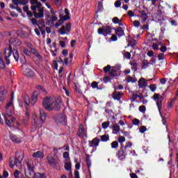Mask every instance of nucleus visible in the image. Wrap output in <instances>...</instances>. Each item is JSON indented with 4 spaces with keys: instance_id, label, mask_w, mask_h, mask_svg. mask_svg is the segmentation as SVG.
Masks as SVG:
<instances>
[{
    "instance_id": "obj_1",
    "label": "nucleus",
    "mask_w": 178,
    "mask_h": 178,
    "mask_svg": "<svg viewBox=\"0 0 178 178\" xmlns=\"http://www.w3.org/2000/svg\"><path fill=\"white\" fill-rule=\"evenodd\" d=\"M10 42V47L8 49H6L4 51V54L6 56L4 57V59L6 62V65L10 64V60H9V57L10 55H13L14 59L16 62H19V51L16 48H12V47H20L22 45V41H20L19 39H15L11 38L9 40Z\"/></svg>"
},
{
    "instance_id": "obj_2",
    "label": "nucleus",
    "mask_w": 178,
    "mask_h": 178,
    "mask_svg": "<svg viewBox=\"0 0 178 178\" xmlns=\"http://www.w3.org/2000/svg\"><path fill=\"white\" fill-rule=\"evenodd\" d=\"M42 105L46 111H59L62 106V102L55 97H46L43 99Z\"/></svg>"
},
{
    "instance_id": "obj_3",
    "label": "nucleus",
    "mask_w": 178,
    "mask_h": 178,
    "mask_svg": "<svg viewBox=\"0 0 178 178\" xmlns=\"http://www.w3.org/2000/svg\"><path fill=\"white\" fill-rule=\"evenodd\" d=\"M40 120H38L37 115H33V122H32V127H31V131L34 133L37 130V129H41L42 127V124L45 123V119L47 118V115H45V112L42 108H40Z\"/></svg>"
},
{
    "instance_id": "obj_4",
    "label": "nucleus",
    "mask_w": 178,
    "mask_h": 178,
    "mask_svg": "<svg viewBox=\"0 0 178 178\" xmlns=\"http://www.w3.org/2000/svg\"><path fill=\"white\" fill-rule=\"evenodd\" d=\"M31 9L33 12V16L36 19H42L44 17V7L42 4L38 2V0H31Z\"/></svg>"
},
{
    "instance_id": "obj_5",
    "label": "nucleus",
    "mask_w": 178,
    "mask_h": 178,
    "mask_svg": "<svg viewBox=\"0 0 178 178\" xmlns=\"http://www.w3.org/2000/svg\"><path fill=\"white\" fill-rule=\"evenodd\" d=\"M23 161V156L17 155L15 157H12L10 160L9 166L13 168L17 166V168H22V162Z\"/></svg>"
},
{
    "instance_id": "obj_6",
    "label": "nucleus",
    "mask_w": 178,
    "mask_h": 178,
    "mask_svg": "<svg viewBox=\"0 0 178 178\" xmlns=\"http://www.w3.org/2000/svg\"><path fill=\"white\" fill-rule=\"evenodd\" d=\"M70 31H72V24L70 22L67 23L65 25H63L58 30V33L60 35H69Z\"/></svg>"
},
{
    "instance_id": "obj_7",
    "label": "nucleus",
    "mask_w": 178,
    "mask_h": 178,
    "mask_svg": "<svg viewBox=\"0 0 178 178\" xmlns=\"http://www.w3.org/2000/svg\"><path fill=\"white\" fill-rule=\"evenodd\" d=\"M129 148H126L123 146H121L120 149L118 151L117 154V156L120 161H123L126 159V156L129 154Z\"/></svg>"
},
{
    "instance_id": "obj_8",
    "label": "nucleus",
    "mask_w": 178,
    "mask_h": 178,
    "mask_svg": "<svg viewBox=\"0 0 178 178\" xmlns=\"http://www.w3.org/2000/svg\"><path fill=\"white\" fill-rule=\"evenodd\" d=\"M54 119L57 124H66V122H67V118L63 113L56 115Z\"/></svg>"
},
{
    "instance_id": "obj_9",
    "label": "nucleus",
    "mask_w": 178,
    "mask_h": 178,
    "mask_svg": "<svg viewBox=\"0 0 178 178\" xmlns=\"http://www.w3.org/2000/svg\"><path fill=\"white\" fill-rule=\"evenodd\" d=\"M98 34L104 35V37H106V35H111V33H112V29L109 26H103L102 28H100L98 29L97 31Z\"/></svg>"
},
{
    "instance_id": "obj_10",
    "label": "nucleus",
    "mask_w": 178,
    "mask_h": 178,
    "mask_svg": "<svg viewBox=\"0 0 178 178\" xmlns=\"http://www.w3.org/2000/svg\"><path fill=\"white\" fill-rule=\"evenodd\" d=\"M22 70L24 76H26L27 77H33L35 73L33 72V70L27 68V65L24 64Z\"/></svg>"
},
{
    "instance_id": "obj_11",
    "label": "nucleus",
    "mask_w": 178,
    "mask_h": 178,
    "mask_svg": "<svg viewBox=\"0 0 178 178\" xmlns=\"http://www.w3.org/2000/svg\"><path fill=\"white\" fill-rule=\"evenodd\" d=\"M70 19V16H64L60 15V19L55 24V29H58V27H60V26L66 22V20H69Z\"/></svg>"
},
{
    "instance_id": "obj_12",
    "label": "nucleus",
    "mask_w": 178,
    "mask_h": 178,
    "mask_svg": "<svg viewBox=\"0 0 178 178\" xmlns=\"http://www.w3.org/2000/svg\"><path fill=\"white\" fill-rule=\"evenodd\" d=\"M77 136L81 138H87V130H86L84 127L81 124L79 126V129L77 131Z\"/></svg>"
},
{
    "instance_id": "obj_13",
    "label": "nucleus",
    "mask_w": 178,
    "mask_h": 178,
    "mask_svg": "<svg viewBox=\"0 0 178 178\" xmlns=\"http://www.w3.org/2000/svg\"><path fill=\"white\" fill-rule=\"evenodd\" d=\"M47 162L53 168L58 166V161H56L55 158L53 157L52 154L47 155Z\"/></svg>"
},
{
    "instance_id": "obj_14",
    "label": "nucleus",
    "mask_w": 178,
    "mask_h": 178,
    "mask_svg": "<svg viewBox=\"0 0 178 178\" xmlns=\"http://www.w3.org/2000/svg\"><path fill=\"white\" fill-rule=\"evenodd\" d=\"M10 138L15 144H20V143H22V137L17 136L13 134H10Z\"/></svg>"
},
{
    "instance_id": "obj_15",
    "label": "nucleus",
    "mask_w": 178,
    "mask_h": 178,
    "mask_svg": "<svg viewBox=\"0 0 178 178\" xmlns=\"http://www.w3.org/2000/svg\"><path fill=\"white\" fill-rule=\"evenodd\" d=\"M115 88V91L113 92V95L112 97L113 98V99H115L116 101H120V99H122V92H118L116 91V90H118V88Z\"/></svg>"
},
{
    "instance_id": "obj_16",
    "label": "nucleus",
    "mask_w": 178,
    "mask_h": 178,
    "mask_svg": "<svg viewBox=\"0 0 178 178\" xmlns=\"http://www.w3.org/2000/svg\"><path fill=\"white\" fill-rule=\"evenodd\" d=\"M139 88H143L144 87H147L148 86V82L146 81L145 78H140L138 82Z\"/></svg>"
},
{
    "instance_id": "obj_17",
    "label": "nucleus",
    "mask_w": 178,
    "mask_h": 178,
    "mask_svg": "<svg viewBox=\"0 0 178 178\" xmlns=\"http://www.w3.org/2000/svg\"><path fill=\"white\" fill-rule=\"evenodd\" d=\"M33 158H35L37 159H42L44 158V152L38 151L35 152H33L32 154Z\"/></svg>"
},
{
    "instance_id": "obj_18",
    "label": "nucleus",
    "mask_w": 178,
    "mask_h": 178,
    "mask_svg": "<svg viewBox=\"0 0 178 178\" xmlns=\"http://www.w3.org/2000/svg\"><path fill=\"white\" fill-rule=\"evenodd\" d=\"M99 139L95 138L92 141L89 142V147L94 148V147H98L99 145Z\"/></svg>"
},
{
    "instance_id": "obj_19",
    "label": "nucleus",
    "mask_w": 178,
    "mask_h": 178,
    "mask_svg": "<svg viewBox=\"0 0 178 178\" xmlns=\"http://www.w3.org/2000/svg\"><path fill=\"white\" fill-rule=\"evenodd\" d=\"M13 99H15V92H13L11 95V99L8 102V104H7V105L5 107V109L7 113H8V109H9V108H10L11 106H13Z\"/></svg>"
},
{
    "instance_id": "obj_20",
    "label": "nucleus",
    "mask_w": 178,
    "mask_h": 178,
    "mask_svg": "<svg viewBox=\"0 0 178 178\" xmlns=\"http://www.w3.org/2000/svg\"><path fill=\"white\" fill-rule=\"evenodd\" d=\"M156 106L159 109V115L161 118H162L163 124L166 125V120L163 118V115H162V111H161V102H157Z\"/></svg>"
},
{
    "instance_id": "obj_21",
    "label": "nucleus",
    "mask_w": 178,
    "mask_h": 178,
    "mask_svg": "<svg viewBox=\"0 0 178 178\" xmlns=\"http://www.w3.org/2000/svg\"><path fill=\"white\" fill-rule=\"evenodd\" d=\"M139 13L140 15V17L143 20V23H145V22H147V20H148V15H147V13H145V10H140V11H139Z\"/></svg>"
},
{
    "instance_id": "obj_22",
    "label": "nucleus",
    "mask_w": 178,
    "mask_h": 178,
    "mask_svg": "<svg viewBox=\"0 0 178 178\" xmlns=\"http://www.w3.org/2000/svg\"><path fill=\"white\" fill-rule=\"evenodd\" d=\"M46 20L47 23H54L58 20V17L56 15H47Z\"/></svg>"
},
{
    "instance_id": "obj_23",
    "label": "nucleus",
    "mask_w": 178,
    "mask_h": 178,
    "mask_svg": "<svg viewBox=\"0 0 178 178\" xmlns=\"http://www.w3.org/2000/svg\"><path fill=\"white\" fill-rule=\"evenodd\" d=\"M37 101H38V94H37V92H34L32 94L31 105H35V102H37Z\"/></svg>"
},
{
    "instance_id": "obj_24",
    "label": "nucleus",
    "mask_w": 178,
    "mask_h": 178,
    "mask_svg": "<svg viewBox=\"0 0 178 178\" xmlns=\"http://www.w3.org/2000/svg\"><path fill=\"white\" fill-rule=\"evenodd\" d=\"M109 76L110 77H116L117 76H119V74H118V70L116 69V67H113L110 70Z\"/></svg>"
},
{
    "instance_id": "obj_25",
    "label": "nucleus",
    "mask_w": 178,
    "mask_h": 178,
    "mask_svg": "<svg viewBox=\"0 0 178 178\" xmlns=\"http://www.w3.org/2000/svg\"><path fill=\"white\" fill-rule=\"evenodd\" d=\"M115 33L118 37H122V36L124 35V31L123 30V29L122 27H118L115 30Z\"/></svg>"
},
{
    "instance_id": "obj_26",
    "label": "nucleus",
    "mask_w": 178,
    "mask_h": 178,
    "mask_svg": "<svg viewBox=\"0 0 178 178\" xmlns=\"http://www.w3.org/2000/svg\"><path fill=\"white\" fill-rule=\"evenodd\" d=\"M28 166V172L29 173L30 176H32V177H35V172H34V169L31 165L29 164H27Z\"/></svg>"
},
{
    "instance_id": "obj_27",
    "label": "nucleus",
    "mask_w": 178,
    "mask_h": 178,
    "mask_svg": "<svg viewBox=\"0 0 178 178\" xmlns=\"http://www.w3.org/2000/svg\"><path fill=\"white\" fill-rule=\"evenodd\" d=\"M125 81H127V83H136V81H137V78L127 76L125 79Z\"/></svg>"
},
{
    "instance_id": "obj_28",
    "label": "nucleus",
    "mask_w": 178,
    "mask_h": 178,
    "mask_svg": "<svg viewBox=\"0 0 178 178\" xmlns=\"http://www.w3.org/2000/svg\"><path fill=\"white\" fill-rule=\"evenodd\" d=\"M120 131V127L118 124L113 125V134H118Z\"/></svg>"
},
{
    "instance_id": "obj_29",
    "label": "nucleus",
    "mask_w": 178,
    "mask_h": 178,
    "mask_svg": "<svg viewBox=\"0 0 178 178\" xmlns=\"http://www.w3.org/2000/svg\"><path fill=\"white\" fill-rule=\"evenodd\" d=\"M150 65H151V63H148V60H144L142 62V69H147V68L149 67Z\"/></svg>"
},
{
    "instance_id": "obj_30",
    "label": "nucleus",
    "mask_w": 178,
    "mask_h": 178,
    "mask_svg": "<svg viewBox=\"0 0 178 178\" xmlns=\"http://www.w3.org/2000/svg\"><path fill=\"white\" fill-rule=\"evenodd\" d=\"M64 168L65 169V170H72V163L70 161H67L65 163Z\"/></svg>"
},
{
    "instance_id": "obj_31",
    "label": "nucleus",
    "mask_w": 178,
    "mask_h": 178,
    "mask_svg": "<svg viewBox=\"0 0 178 178\" xmlns=\"http://www.w3.org/2000/svg\"><path fill=\"white\" fill-rule=\"evenodd\" d=\"M152 99H154L156 104L158 102H161V104H162V99H159V94H154L152 97Z\"/></svg>"
},
{
    "instance_id": "obj_32",
    "label": "nucleus",
    "mask_w": 178,
    "mask_h": 178,
    "mask_svg": "<svg viewBox=\"0 0 178 178\" xmlns=\"http://www.w3.org/2000/svg\"><path fill=\"white\" fill-rule=\"evenodd\" d=\"M101 141L103 143H106V141H109V136L106 135L101 136Z\"/></svg>"
},
{
    "instance_id": "obj_33",
    "label": "nucleus",
    "mask_w": 178,
    "mask_h": 178,
    "mask_svg": "<svg viewBox=\"0 0 178 178\" xmlns=\"http://www.w3.org/2000/svg\"><path fill=\"white\" fill-rule=\"evenodd\" d=\"M24 101L26 106H29V105H30V97H29V95L24 96Z\"/></svg>"
},
{
    "instance_id": "obj_34",
    "label": "nucleus",
    "mask_w": 178,
    "mask_h": 178,
    "mask_svg": "<svg viewBox=\"0 0 178 178\" xmlns=\"http://www.w3.org/2000/svg\"><path fill=\"white\" fill-rule=\"evenodd\" d=\"M40 31H41L42 34H44V32H42V27L39 26V29H35V33L38 35H41Z\"/></svg>"
},
{
    "instance_id": "obj_35",
    "label": "nucleus",
    "mask_w": 178,
    "mask_h": 178,
    "mask_svg": "<svg viewBox=\"0 0 178 178\" xmlns=\"http://www.w3.org/2000/svg\"><path fill=\"white\" fill-rule=\"evenodd\" d=\"M109 124H111V123L109 122V121L107 122H104L102 124V129H104V130L108 129V127H109Z\"/></svg>"
},
{
    "instance_id": "obj_36",
    "label": "nucleus",
    "mask_w": 178,
    "mask_h": 178,
    "mask_svg": "<svg viewBox=\"0 0 178 178\" xmlns=\"http://www.w3.org/2000/svg\"><path fill=\"white\" fill-rule=\"evenodd\" d=\"M5 68V63L3 62V58H2V56L0 54V69Z\"/></svg>"
},
{
    "instance_id": "obj_37",
    "label": "nucleus",
    "mask_w": 178,
    "mask_h": 178,
    "mask_svg": "<svg viewBox=\"0 0 178 178\" xmlns=\"http://www.w3.org/2000/svg\"><path fill=\"white\" fill-rule=\"evenodd\" d=\"M149 90L152 92H155V91H156V85L155 84H151L149 86Z\"/></svg>"
},
{
    "instance_id": "obj_38",
    "label": "nucleus",
    "mask_w": 178,
    "mask_h": 178,
    "mask_svg": "<svg viewBox=\"0 0 178 178\" xmlns=\"http://www.w3.org/2000/svg\"><path fill=\"white\" fill-rule=\"evenodd\" d=\"M86 163H87L88 169L89 170V173L90 175H91V170H90V169H91V160L87 159Z\"/></svg>"
},
{
    "instance_id": "obj_39",
    "label": "nucleus",
    "mask_w": 178,
    "mask_h": 178,
    "mask_svg": "<svg viewBox=\"0 0 178 178\" xmlns=\"http://www.w3.org/2000/svg\"><path fill=\"white\" fill-rule=\"evenodd\" d=\"M34 177L35 178H47L44 174H41V173H36Z\"/></svg>"
},
{
    "instance_id": "obj_40",
    "label": "nucleus",
    "mask_w": 178,
    "mask_h": 178,
    "mask_svg": "<svg viewBox=\"0 0 178 178\" xmlns=\"http://www.w3.org/2000/svg\"><path fill=\"white\" fill-rule=\"evenodd\" d=\"M24 54L27 56H31V51L26 48H24Z\"/></svg>"
},
{
    "instance_id": "obj_41",
    "label": "nucleus",
    "mask_w": 178,
    "mask_h": 178,
    "mask_svg": "<svg viewBox=\"0 0 178 178\" xmlns=\"http://www.w3.org/2000/svg\"><path fill=\"white\" fill-rule=\"evenodd\" d=\"M30 22L33 24V26H38V20L35 18H31L30 19Z\"/></svg>"
},
{
    "instance_id": "obj_42",
    "label": "nucleus",
    "mask_w": 178,
    "mask_h": 178,
    "mask_svg": "<svg viewBox=\"0 0 178 178\" xmlns=\"http://www.w3.org/2000/svg\"><path fill=\"white\" fill-rule=\"evenodd\" d=\"M118 147H119V143H118V141H113L111 143V148H118Z\"/></svg>"
},
{
    "instance_id": "obj_43",
    "label": "nucleus",
    "mask_w": 178,
    "mask_h": 178,
    "mask_svg": "<svg viewBox=\"0 0 178 178\" xmlns=\"http://www.w3.org/2000/svg\"><path fill=\"white\" fill-rule=\"evenodd\" d=\"M38 26H44V24H45V22H44V19H40L39 20H38Z\"/></svg>"
},
{
    "instance_id": "obj_44",
    "label": "nucleus",
    "mask_w": 178,
    "mask_h": 178,
    "mask_svg": "<svg viewBox=\"0 0 178 178\" xmlns=\"http://www.w3.org/2000/svg\"><path fill=\"white\" fill-rule=\"evenodd\" d=\"M136 44L137 42L136 41V40L131 39L129 40V44L131 45V47H135Z\"/></svg>"
},
{
    "instance_id": "obj_45",
    "label": "nucleus",
    "mask_w": 178,
    "mask_h": 178,
    "mask_svg": "<svg viewBox=\"0 0 178 178\" xmlns=\"http://www.w3.org/2000/svg\"><path fill=\"white\" fill-rule=\"evenodd\" d=\"M124 59H128L129 60L131 58V54L129 52H126L124 54Z\"/></svg>"
},
{
    "instance_id": "obj_46",
    "label": "nucleus",
    "mask_w": 178,
    "mask_h": 178,
    "mask_svg": "<svg viewBox=\"0 0 178 178\" xmlns=\"http://www.w3.org/2000/svg\"><path fill=\"white\" fill-rule=\"evenodd\" d=\"M139 131L140 133L144 134L145 133V131H147V127L145 126H142L140 129H139Z\"/></svg>"
},
{
    "instance_id": "obj_47",
    "label": "nucleus",
    "mask_w": 178,
    "mask_h": 178,
    "mask_svg": "<svg viewBox=\"0 0 178 178\" xmlns=\"http://www.w3.org/2000/svg\"><path fill=\"white\" fill-rule=\"evenodd\" d=\"M132 124L134 125V126H138V124H140V120L138 119H134L132 120Z\"/></svg>"
},
{
    "instance_id": "obj_48",
    "label": "nucleus",
    "mask_w": 178,
    "mask_h": 178,
    "mask_svg": "<svg viewBox=\"0 0 178 178\" xmlns=\"http://www.w3.org/2000/svg\"><path fill=\"white\" fill-rule=\"evenodd\" d=\"M31 52H32V54H33V55H35V56H37V58H40V54H38V51H37V50H35V49H31Z\"/></svg>"
},
{
    "instance_id": "obj_49",
    "label": "nucleus",
    "mask_w": 178,
    "mask_h": 178,
    "mask_svg": "<svg viewBox=\"0 0 178 178\" xmlns=\"http://www.w3.org/2000/svg\"><path fill=\"white\" fill-rule=\"evenodd\" d=\"M152 48L154 49V51H156L159 49V44H158V43H153Z\"/></svg>"
},
{
    "instance_id": "obj_50",
    "label": "nucleus",
    "mask_w": 178,
    "mask_h": 178,
    "mask_svg": "<svg viewBox=\"0 0 178 178\" xmlns=\"http://www.w3.org/2000/svg\"><path fill=\"white\" fill-rule=\"evenodd\" d=\"M14 177L15 178H20V171H19L18 170H16L14 172Z\"/></svg>"
},
{
    "instance_id": "obj_51",
    "label": "nucleus",
    "mask_w": 178,
    "mask_h": 178,
    "mask_svg": "<svg viewBox=\"0 0 178 178\" xmlns=\"http://www.w3.org/2000/svg\"><path fill=\"white\" fill-rule=\"evenodd\" d=\"M111 65H107L104 67V73H108V72H111Z\"/></svg>"
},
{
    "instance_id": "obj_52",
    "label": "nucleus",
    "mask_w": 178,
    "mask_h": 178,
    "mask_svg": "<svg viewBox=\"0 0 178 178\" xmlns=\"http://www.w3.org/2000/svg\"><path fill=\"white\" fill-rule=\"evenodd\" d=\"M147 110V108H145V106H140L139 107V111L142 113H145V111Z\"/></svg>"
},
{
    "instance_id": "obj_53",
    "label": "nucleus",
    "mask_w": 178,
    "mask_h": 178,
    "mask_svg": "<svg viewBox=\"0 0 178 178\" xmlns=\"http://www.w3.org/2000/svg\"><path fill=\"white\" fill-rule=\"evenodd\" d=\"M115 8H120L122 5V2H120V0H118L114 3Z\"/></svg>"
},
{
    "instance_id": "obj_54",
    "label": "nucleus",
    "mask_w": 178,
    "mask_h": 178,
    "mask_svg": "<svg viewBox=\"0 0 178 178\" xmlns=\"http://www.w3.org/2000/svg\"><path fill=\"white\" fill-rule=\"evenodd\" d=\"M142 30H145V31H148L149 30V24H145L141 27Z\"/></svg>"
},
{
    "instance_id": "obj_55",
    "label": "nucleus",
    "mask_w": 178,
    "mask_h": 178,
    "mask_svg": "<svg viewBox=\"0 0 178 178\" xmlns=\"http://www.w3.org/2000/svg\"><path fill=\"white\" fill-rule=\"evenodd\" d=\"M159 60H163L165 59V54L163 53H161L158 56Z\"/></svg>"
},
{
    "instance_id": "obj_56",
    "label": "nucleus",
    "mask_w": 178,
    "mask_h": 178,
    "mask_svg": "<svg viewBox=\"0 0 178 178\" xmlns=\"http://www.w3.org/2000/svg\"><path fill=\"white\" fill-rule=\"evenodd\" d=\"M120 21V19H119L118 17H115L113 18V22L114 23V24H118Z\"/></svg>"
},
{
    "instance_id": "obj_57",
    "label": "nucleus",
    "mask_w": 178,
    "mask_h": 178,
    "mask_svg": "<svg viewBox=\"0 0 178 178\" xmlns=\"http://www.w3.org/2000/svg\"><path fill=\"white\" fill-rule=\"evenodd\" d=\"M12 2L15 6H19V5H20V0H12Z\"/></svg>"
},
{
    "instance_id": "obj_58",
    "label": "nucleus",
    "mask_w": 178,
    "mask_h": 178,
    "mask_svg": "<svg viewBox=\"0 0 178 178\" xmlns=\"http://www.w3.org/2000/svg\"><path fill=\"white\" fill-rule=\"evenodd\" d=\"M64 159H69V152H65L63 154Z\"/></svg>"
},
{
    "instance_id": "obj_59",
    "label": "nucleus",
    "mask_w": 178,
    "mask_h": 178,
    "mask_svg": "<svg viewBox=\"0 0 178 178\" xmlns=\"http://www.w3.org/2000/svg\"><path fill=\"white\" fill-rule=\"evenodd\" d=\"M124 141H126V138L124 136H120L118 138V143H124Z\"/></svg>"
},
{
    "instance_id": "obj_60",
    "label": "nucleus",
    "mask_w": 178,
    "mask_h": 178,
    "mask_svg": "<svg viewBox=\"0 0 178 178\" xmlns=\"http://www.w3.org/2000/svg\"><path fill=\"white\" fill-rule=\"evenodd\" d=\"M160 51L163 53L166 52V51H168V47H166V46L162 45L161 47L160 48Z\"/></svg>"
},
{
    "instance_id": "obj_61",
    "label": "nucleus",
    "mask_w": 178,
    "mask_h": 178,
    "mask_svg": "<svg viewBox=\"0 0 178 178\" xmlns=\"http://www.w3.org/2000/svg\"><path fill=\"white\" fill-rule=\"evenodd\" d=\"M58 149H63V151H69L70 147H69V145H65V146L63 147L58 148Z\"/></svg>"
},
{
    "instance_id": "obj_62",
    "label": "nucleus",
    "mask_w": 178,
    "mask_h": 178,
    "mask_svg": "<svg viewBox=\"0 0 178 178\" xmlns=\"http://www.w3.org/2000/svg\"><path fill=\"white\" fill-rule=\"evenodd\" d=\"M28 2L29 0H19V5H26Z\"/></svg>"
},
{
    "instance_id": "obj_63",
    "label": "nucleus",
    "mask_w": 178,
    "mask_h": 178,
    "mask_svg": "<svg viewBox=\"0 0 178 178\" xmlns=\"http://www.w3.org/2000/svg\"><path fill=\"white\" fill-rule=\"evenodd\" d=\"M134 26L135 27H140V22H139V21L135 20V21L134 22Z\"/></svg>"
},
{
    "instance_id": "obj_64",
    "label": "nucleus",
    "mask_w": 178,
    "mask_h": 178,
    "mask_svg": "<svg viewBox=\"0 0 178 178\" xmlns=\"http://www.w3.org/2000/svg\"><path fill=\"white\" fill-rule=\"evenodd\" d=\"M128 15L129 17H134V12H133L131 10H129Z\"/></svg>"
}]
</instances>
